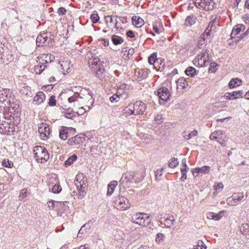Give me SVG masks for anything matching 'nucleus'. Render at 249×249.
Returning <instances> with one entry per match:
<instances>
[{
  "mask_svg": "<svg viewBox=\"0 0 249 249\" xmlns=\"http://www.w3.org/2000/svg\"><path fill=\"white\" fill-rule=\"evenodd\" d=\"M20 122L18 116H14L12 120L0 122V133L11 135L15 131V126Z\"/></svg>",
  "mask_w": 249,
  "mask_h": 249,
  "instance_id": "nucleus-1",
  "label": "nucleus"
},
{
  "mask_svg": "<svg viewBox=\"0 0 249 249\" xmlns=\"http://www.w3.org/2000/svg\"><path fill=\"white\" fill-rule=\"evenodd\" d=\"M147 108L145 104L141 101H137L134 104H129L123 110L126 116L138 115L143 114Z\"/></svg>",
  "mask_w": 249,
  "mask_h": 249,
  "instance_id": "nucleus-2",
  "label": "nucleus"
},
{
  "mask_svg": "<svg viewBox=\"0 0 249 249\" xmlns=\"http://www.w3.org/2000/svg\"><path fill=\"white\" fill-rule=\"evenodd\" d=\"M74 184L78 191V198L82 199L86 194L87 178L83 174H78L76 176Z\"/></svg>",
  "mask_w": 249,
  "mask_h": 249,
  "instance_id": "nucleus-3",
  "label": "nucleus"
},
{
  "mask_svg": "<svg viewBox=\"0 0 249 249\" xmlns=\"http://www.w3.org/2000/svg\"><path fill=\"white\" fill-rule=\"evenodd\" d=\"M89 64V68L92 71L95 73V76L101 80H103L105 77V75L104 72L103 66L101 65V62L99 60V59L94 58L93 59H90Z\"/></svg>",
  "mask_w": 249,
  "mask_h": 249,
  "instance_id": "nucleus-4",
  "label": "nucleus"
},
{
  "mask_svg": "<svg viewBox=\"0 0 249 249\" xmlns=\"http://www.w3.org/2000/svg\"><path fill=\"white\" fill-rule=\"evenodd\" d=\"M211 60V57L210 56L209 51L205 49L202 50L200 54L194 59L193 63L196 67H203L208 66Z\"/></svg>",
  "mask_w": 249,
  "mask_h": 249,
  "instance_id": "nucleus-5",
  "label": "nucleus"
},
{
  "mask_svg": "<svg viewBox=\"0 0 249 249\" xmlns=\"http://www.w3.org/2000/svg\"><path fill=\"white\" fill-rule=\"evenodd\" d=\"M76 87L74 88L73 91L74 93L73 95L68 98V101L69 103H73L77 102L79 99H84L85 100L88 101H90V103H92L93 100L92 99V92L88 90H80V92H78L76 90Z\"/></svg>",
  "mask_w": 249,
  "mask_h": 249,
  "instance_id": "nucleus-6",
  "label": "nucleus"
},
{
  "mask_svg": "<svg viewBox=\"0 0 249 249\" xmlns=\"http://www.w3.org/2000/svg\"><path fill=\"white\" fill-rule=\"evenodd\" d=\"M151 221L150 216L144 213H137L132 216V221L142 226L148 227Z\"/></svg>",
  "mask_w": 249,
  "mask_h": 249,
  "instance_id": "nucleus-7",
  "label": "nucleus"
},
{
  "mask_svg": "<svg viewBox=\"0 0 249 249\" xmlns=\"http://www.w3.org/2000/svg\"><path fill=\"white\" fill-rule=\"evenodd\" d=\"M34 154L36 160L41 163H44L49 159V154L44 146H36L34 149Z\"/></svg>",
  "mask_w": 249,
  "mask_h": 249,
  "instance_id": "nucleus-8",
  "label": "nucleus"
},
{
  "mask_svg": "<svg viewBox=\"0 0 249 249\" xmlns=\"http://www.w3.org/2000/svg\"><path fill=\"white\" fill-rule=\"evenodd\" d=\"M115 207L122 211L125 210L130 207V203L127 198L124 196H118L113 201Z\"/></svg>",
  "mask_w": 249,
  "mask_h": 249,
  "instance_id": "nucleus-9",
  "label": "nucleus"
},
{
  "mask_svg": "<svg viewBox=\"0 0 249 249\" xmlns=\"http://www.w3.org/2000/svg\"><path fill=\"white\" fill-rule=\"evenodd\" d=\"M194 4L197 8L207 11L213 10L215 4L213 0H195Z\"/></svg>",
  "mask_w": 249,
  "mask_h": 249,
  "instance_id": "nucleus-10",
  "label": "nucleus"
},
{
  "mask_svg": "<svg viewBox=\"0 0 249 249\" xmlns=\"http://www.w3.org/2000/svg\"><path fill=\"white\" fill-rule=\"evenodd\" d=\"M211 140H215L218 142L222 146L226 145L227 137L222 130H215L210 136Z\"/></svg>",
  "mask_w": 249,
  "mask_h": 249,
  "instance_id": "nucleus-11",
  "label": "nucleus"
},
{
  "mask_svg": "<svg viewBox=\"0 0 249 249\" xmlns=\"http://www.w3.org/2000/svg\"><path fill=\"white\" fill-rule=\"evenodd\" d=\"M133 172H127L123 174L120 181V185L123 187L128 188L130 185L135 182Z\"/></svg>",
  "mask_w": 249,
  "mask_h": 249,
  "instance_id": "nucleus-12",
  "label": "nucleus"
},
{
  "mask_svg": "<svg viewBox=\"0 0 249 249\" xmlns=\"http://www.w3.org/2000/svg\"><path fill=\"white\" fill-rule=\"evenodd\" d=\"M13 94L12 91L9 89H0V103L4 104L6 106V103Z\"/></svg>",
  "mask_w": 249,
  "mask_h": 249,
  "instance_id": "nucleus-13",
  "label": "nucleus"
},
{
  "mask_svg": "<svg viewBox=\"0 0 249 249\" xmlns=\"http://www.w3.org/2000/svg\"><path fill=\"white\" fill-rule=\"evenodd\" d=\"M20 101L16 99L13 94L12 97L7 101L6 103V106L9 105L10 107L12 108L14 110L15 112H16V114H14V116L18 115V109L20 107Z\"/></svg>",
  "mask_w": 249,
  "mask_h": 249,
  "instance_id": "nucleus-14",
  "label": "nucleus"
},
{
  "mask_svg": "<svg viewBox=\"0 0 249 249\" xmlns=\"http://www.w3.org/2000/svg\"><path fill=\"white\" fill-rule=\"evenodd\" d=\"M156 94L163 101L168 100L171 96L169 89L166 87H160L158 89Z\"/></svg>",
  "mask_w": 249,
  "mask_h": 249,
  "instance_id": "nucleus-15",
  "label": "nucleus"
},
{
  "mask_svg": "<svg viewBox=\"0 0 249 249\" xmlns=\"http://www.w3.org/2000/svg\"><path fill=\"white\" fill-rule=\"evenodd\" d=\"M10 110V107H8L2 108L0 106V122L12 120L13 116H12V112Z\"/></svg>",
  "mask_w": 249,
  "mask_h": 249,
  "instance_id": "nucleus-16",
  "label": "nucleus"
},
{
  "mask_svg": "<svg viewBox=\"0 0 249 249\" xmlns=\"http://www.w3.org/2000/svg\"><path fill=\"white\" fill-rule=\"evenodd\" d=\"M38 130L42 139L45 140L49 138L50 129L48 124L41 123L38 126Z\"/></svg>",
  "mask_w": 249,
  "mask_h": 249,
  "instance_id": "nucleus-17",
  "label": "nucleus"
},
{
  "mask_svg": "<svg viewBox=\"0 0 249 249\" xmlns=\"http://www.w3.org/2000/svg\"><path fill=\"white\" fill-rule=\"evenodd\" d=\"M48 56V55L44 54L40 58H38L39 63L35 67V71L36 73H41L47 67L45 64L48 63V61L44 60V58H46Z\"/></svg>",
  "mask_w": 249,
  "mask_h": 249,
  "instance_id": "nucleus-18",
  "label": "nucleus"
},
{
  "mask_svg": "<svg viewBox=\"0 0 249 249\" xmlns=\"http://www.w3.org/2000/svg\"><path fill=\"white\" fill-rule=\"evenodd\" d=\"M48 33H43L36 37V45L38 47L48 46Z\"/></svg>",
  "mask_w": 249,
  "mask_h": 249,
  "instance_id": "nucleus-19",
  "label": "nucleus"
},
{
  "mask_svg": "<svg viewBox=\"0 0 249 249\" xmlns=\"http://www.w3.org/2000/svg\"><path fill=\"white\" fill-rule=\"evenodd\" d=\"M243 92L242 90L234 91L231 92H227L224 97L228 100H232L241 98L243 97Z\"/></svg>",
  "mask_w": 249,
  "mask_h": 249,
  "instance_id": "nucleus-20",
  "label": "nucleus"
},
{
  "mask_svg": "<svg viewBox=\"0 0 249 249\" xmlns=\"http://www.w3.org/2000/svg\"><path fill=\"white\" fill-rule=\"evenodd\" d=\"M105 19L108 28L110 29L111 30H113V28L119 29V27L117 26L118 21L116 19V18L108 16L105 18Z\"/></svg>",
  "mask_w": 249,
  "mask_h": 249,
  "instance_id": "nucleus-21",
  "label": "nucleus"
},
{
  "mask_svg": "<svg viewBox=\"0 0 249 249\" xmlns=\"http://www.w3.org/2000/svg\"><path fill=\"white\" fill-rule=\"evenodd\" d=\"M210 170L211 167L210 166L205 165L201 167H197L194 169V171H193V174L194 177H196L199 173L208 174Z\"/></svg>",
  "mask_w": 249,
  "mask_h": 249,
  "instance_id": "nucleus-22",
  "label": "nucleus"
},
{
  "mask_svg": "<svg viewBox=\"0 0 249 249\" xmlns=\"http://www.w3.org/2000/svg\"><path fill=\"white\" fill-rule=\"evenodd\" d=\"M133 173L135 183H138L142 181L145 176V172L144 169L140 170L139 171Z\"/></svg>",
  "mask_w": 249,
  "mask_h": 249,
  "instance_id": "nucleus-23",
  "label": "nucleus"
},
{
  "mask_svg": "<svg viewBox=\"0 0 249 249\" xmlns=\"http://www.w3.org/2000/svg\"><path fill=\"white\" fill-rule=\"evenodd\" d=\"M215 19H213L211 21H210L205 30L204 32L205 34H206L207 37H208L213 32L215 31Z\"/></svg>",
  "mask_w": 249,
  "mask_h": 249,
  "instance_id": "nucleus-24",
  "label": "nucleus"
},
{
  "mask_svg": "<svg viewBox=\"0 0 249 249\" xmlns=\"http://www.w3.org/2000/svg\"><path fill=\"white\" fill-rule=\"evenodd\" d=\"M175 218L172 215H168L165 218L164 225L167 228H172L175 226Z\"/></svg>",
  "mask_w": 249,
  "mask_h": 249,
  "instance_id": "nucleus-25",
  "label": "nucleus"
},
{
  "mask_svg": "<svg viewBox=\"0 0 249 249\" xmlns=\"http://www.w3.org/2000/svg\"><path fill=\"white\" fill-rule=\"evenodd\" d=\"M58 65L61 69V71L64 74L69 73L70 70V63L68 61L62 60L60 61Z\"/></svg>",
  "mask_w": 249,
  "mask_h": 249,
  "instance_id": "nucleus-26",
  "label": "nucleus"
},
{
  "mask_svg": "<svg viewBox=\"0 0 249 249\" xmlns=\"http://www.w3.org/2000/svg\"><path fill=\"white\" fill-rule=\"evenodd\" d=\"M196 17L194 15L188 16L185 19L184 25L186 27H190L196 23Z\"/></svg>",
  "mask_w": 249,
  "mask_h": 249,
  "instance_id": "nucleus-27",
  "label": "nucleus"
},
{
  "mask_svg": "<svg viewBox=\"0 0 249 249\" xmlns=\"http://www.w3.org/2000/svg\"><path fill=\"white\" fill-rule=\"evenodd\" d=\"M45 100V95L42 91L37 92L34 98V101L37 105H40Z\"/></svg>",
  "mask_w": 249,
  "mask_h": 249,
  "instance_id": "nucleus-28",
  "label": "nucleus"
},
{
  "mask_svg": "<svg viewBox=\"0 0 249 249\" xmlns=\"http://www.w3.org/2000/svg\"><path fill=\"white\" fill-rule=\"evenodd\" d=\"M148 71L147 69H138L136 71V75L138 77L139 80L145 79L147 77Z\"/></svg>",
  "mask_w": 249,
  "mask_h": 249,
  "instance_id": "nucleus-29",
  "label": "nucleus"
},
{
  "mask_svg": "<svg viewBox=\"0 0 249 249\" xmlns=\"http://www.w3.org/2000/svg\"><path fill=\"white\" fill-rule=\"evenodd\" d=\"M117 185L118 182L117 181H111L107 185V195L108 196H110L112 195Z\"/></svg>",
  "mask_w": 249,
  "mask_h": 249,
  "instance_id": "nucleus-30",
  "label": "nucleus"
},
{
  "mask_svg": "<svg viewBox=\"0 0 249 249\" xmlns=\"http://www.w3.org/2000/svg\"><path fill=\"white\" fill-rule=\"evenodd\" d=\"M177 85L178 88H180L181 89H184L188 86V83L184 77H181L177 80Z\"/></svg>",
  "mask_w": 249,
  "mask_h": 249,
  "instance_id": "nucleus-31",
  "label": "nucleus"
},
{
  "mask_svg": "<svg viewBox=\"0 0 249 249\" xmlns=\"http://www.w3.org/2000/svg\"><path fill=\"white\" fill-rule=\"evenodd\" d=\"M245 29V26L243 24H238L236 26H234L232 30L231 36V37L233 38V35L236 36L239 34L241 31L244 30Z\"/></svg>",
  "mask_w": 249,
  "mask_h": 249,
  "instance_id": "nucleus-32",
  "label": "nucleus"
},
{
  "mask_svg": "<svg viewBox=\"0 0 249 249\" xmlns=\"http://www.w3.org/2000/svg\"><path fill=\"white\" fill-rule=\"evenodd\" d=\"M53 181H54L56 182V184L53 185L52 188V192L53 193H59L61 191V186L57 184V183L58 182L57 179H56V178H51L50 179L49 183H53Z\"/></svg>",
  "mask_w": 249,
  "mask_h": 249,
  "instance_id": "nucleus-33",
  "label": "nucleus"
},
{
  "mask_svg": "<svg viewBox=\"0 0 249 249\" xmlns=\"http://www.w3.org/2000/svg\"><path fill=\"white\" fill-rule=\"evenodd\" d=\"M132 20L133 24L137 27H141L143 24V20L139 17L133 16Z\"/></svg>",
  "mask_w": 249,
  "mask_h": 249,
  "instance_id": "nucleus-34",
  "label": "nucleus"
},
{
  "mask_svg": "<svg viewBox=\"0 0 249 249\" xmlns=\"http://www.w3.org/2000/svg\"><path fill=\"white\" fill-rule=\"evenodd\" d=\"M128 86L126 84H123L117 87V93L120 95L122 96L123 93H125L128 89Z\"/></svg>",
  "mask_w": 249,
  "mask_h": 249,
  "instance_id": "nucleus-35",
  "label": "nucleus"
},
{
  "mask_svg": "<svg viewBox=\"0 0 249 249\" xmlns=\"http://www.w3.org/2000/svg\"><path fill=\"white\" fill-rule=\"evenodd\" d=\"M59 138L63 140H66L68 138L67 127L62 126L59 129Z\"/></svg>",
  "mask_w": 249,
  "mask_h": 249,
  "instance_id": "nucleus-36",
  "label": "nucleus"
},
{
  "mask_svg": "<svg viewBox=\"0 0 249 249\" xmlns=\"http://www.w3.org/2000/svg\"><path fill=\"white\" fill-rule=\"evenodd\" d=\"M242 83L241 80L238 78H233L231 80L229 83V87L230 89H232L239 86Z\"/></svg>",
  "mask_w": 249,
  "mask_h": 249,
  "instance_id": "nucleus-37",
  "label": "nucleus"
},
{
  "mask_svg": "<svg viewBox=\"0 0 249 249\" xmlns=\"http://www.w3.org/2000/svg\"><path fill=\"white\" fill-rule=\"evenodd\" d=\"M208 37L206 36V34L203 33L199 37L198 42H197V47L199 48H201L202 46L205 44L206 43V39Z\"/></svg>",
  "mask_w": 249,
  "mask_h": 249,
  "instance_id": "nucleus-38",
  "label": "nucleus"
},
{
  "mask_svg": "<svg viewBox=\"0 0 249 249\" xmlns=\"http://www.w3.org/2000/svg\"><path fill=\"white\" fill-rule=\"evenodd\" d=\"M196 69L193 67H188L185 71V74L190 77H194L196 74Z\"/></svg>",
  "mask_w": 249,
  "mask_h": 249,
  "instance_id": "nucleus-39",
  "label": "nucleus"
},
{
  "mask_svg": "<svg viewBox=\"0 0 249 249\" xmlns=\"http://www.w3.org/2000/svg\"><path fill=\"white\" fill-rule=\"evenodd\" d=\"M111 40L113 43L115 45L122 44L124 41L122 37L115 35L112 36Z\"/></svg>",
  "mask_w": 249,
  "mask_h": 249,
  "instance_id": "nucleus-40",
  "label": "nucleus"
},
{
  "mask_svg": "<svg viewBox=\"0 0 249 249\" xmlns=\"http://www.w3.org/2000/svg\"><path fill=\"white\" fill-rule=\"evenodd\" d=\"M240 230L245 235L249 234V221L248 223L243 224L240 227Z\"/></svg>",
  "mask_w": 249,
  "mask_h": 249,
  "instance_id": "nucleus-41",
  "label": "nucleus"
},
{
  "mask_svg": "<svg viewBox=\"0 0 249 249\" xmlns=\"http://www.w3.org/2000/svg\"><path fill=\"white\" fill-rule=\"evenodd\" d=\"M227 202L230 206H236L238 204V201L236 200L235 196L233 195L227 198Z\"/></svg>",
  "mask_w": 249,
  "mask_h": 249,
  "instance_id": "nucleus-42",
  "label": "nucleus"
},
{
  "mask_svg": "<svg viewBox=\"0 0 249 249\" xmlns=\"http://www.w3.org/2000/svg\"><path fill=\"white\" fill-rule=\"evenodd\" d=\"M178 159L176 158H172L168 161V166L171 168H174L177 167L178 165Z\"/></svg>",
  "mask_w": 249,
  "mask_h": 249,
  "instance_id": "nucleus-43",
  "label": "nucleus"
},
{
  "mask_svg": "<svg viewBox=\"0 0 249 249\" xmlns=\"http://www.w3.org/2000/svg\"><path fill=\"white\" fill-rule=\"evenodd\" d=\"M77 156L75 154L69 157L64 162L65 166L67 167L71 165L77 159Z\"/></svg>",
  "mask_w": 249,
  "mask_h": 249,
  "instance_id": "nucleus-44",
  "label": "nucleus"
},
{
  "mask_svg": "<svg viewBox=\"0 0 249 249\" xmlns=\"http://www.w3.org/2000/svg\"><path fill=\"white\" fill-rule=\"evenodd\" d=\"M219 67V65L217 64L215 62L211 63L209 68V71L212 73H214L216 72Z\"/></svg>",
  "mask_w": 249,
  "mask_h": 249,
  "instance_id": "nucleus-45",
  "label": "nucleus"
},
{
  "mask_svg": "<svg viewBox=\"0 0 249 249\" xmlns=\"http://www.w3.org/2000/svg\"><path fill=\"white\" fill-rule=\"evenodd\" d=\"M193 249H206V246L202 240H198Z\"/></svg>",
  "mask_w": 249,
  "mask_h": 249,
  "instance_id": "nucleus-46",
  "label": "nucleus"
},
{
  "mask_svg": "<svg viewBox=\"0 0 249 249\" xmlns=\"http://www.w3.org/2000/svg\"><path fill=\"white\" fill-rule=\"evenodd\" d=\"M121 96V95L117 93L116 94H115L111 96L109 98V100L112 103H116L120 100Z\"/></svg>",
  "mask_w": 249,
  "mask_h": 249,
  "instance_id": "nucleus-47",
  "label": "nucleus"
},
{
  "mask_svg": "<svg viewBox=\"0 0 249 249\" xmlns=\"http://www.w3.org/2000/svg\"><path fill=\"white\" fill-rule=\"evenodd\" d=\"M2 164L3 166L8 168H11L14 165L12 161L6 159L3 160Z\"/></svg>",
  "mask_w": 249,
  "mask_h": 249,
  "instance_id": "nucleus-48",
  "label": "nucleus"
},
{
  "mask_svg": "<svg viewBox=\"0 0 249 249\" xmlns=\"http://www.w3.org/2000/svg\"><path fill=\"white\" fill-rule=\"evenodd\" d=\"M225 213L224 211H220L217 213H213V220H219L222 217L223 213Z\"/></svg>",
  "mask_w": 249,
  "mask_h": 249,
  "instance_id": "nucleus-49",
  "label": "nucleus"
},
{
  "mask_svg": "<svg viewBox=\"0 0 249 249\" xmlns=\"http://www.w3.org/2000/svg\"><path fill=\"white\" fill-rule=\"evenodd\" d=\"M73 138L74 141V143L75 145L81 143L83 142V140L84 139L83 137L80 136V135H78L73 137Z\"/></svg>",
  "mask_w": 249,
  "mask_h": 249,
  "instance_id": "nucleus-50",
  "label": "nucleus"
},
{
  "mask_svg": "<svg viewBox=\"0 0 249 249\" xmlns=\"http://www.w3.org/2000/svg\"><path fill=\"white\" fill-rule=\"evenodd\" d=\"M90 18L93 23H96L99 20V17L97 13H92Z\"/></svg>",
  "mask_w": 249,
  "mask_h": 249,
  "instance_id": "nucleus-51",
  "label": "nucleus"
},
{
  "mask_svg": "<svg viewBox=\"0 0 249 249\" xmlns=\"http://www.w3.org/2000/svg\"><path fill=\"white\" fill-rule=\"evenodd\" d=\"M233 196H235L236 200H237L238 203L244 198V195L243 193H238L237 194H233Z\"/></svg>",
  "mask_w": 249,
  "mask_h": 249,
  "instance_id": "nucleus-52",
  "label": "nucleus"
},
{
  "mask_svg": "<svg viewBox=\"0 0 249 249\" xmlns=\"http://www.w3.org/2000/svg\"><path fill=\"white\" fill-rule=\"evenodd\" d=\"M48 104L50 106H54L56 105V100L55 96L52 95L50 97Z\"/></svg>",
  "mask_w": 249,
  "mask_h": 249,
  "instance_id": "nucleus-53",
  "label": "nucleus"
},
{
  "mask_svg": "<svg viewBox=\"0 0 249 249\" xmlns=\"http://www.w3.org/2000/svg\"><path fill=\"white\" fill-rule=\"evenodd\" d=\"M164 168L163 167L160 169L157 170L155 172V177L156 179H160L159 178L162 175L161 172L164 170Z\"/></svg>",
  "mask_w": 249,
  "mask_h": 249,
  "instance_id": "nucleus-54",
  "label": "nucleus"
},
{
  "mask_svg": "<svg viewBox=\"0 0 249 249\" xmlns=\"http://www.w3.org/2000/svg\"><path fill=\"white\" fill-rule=\"evenodd\" d=\"M48 34V46L52 45V42L54 36L51 33L47 32Z\"/></svg>",
  "mask_w": 249,
  "mask_h": 249,
  "instance_id": "nucleus-55",
  "label": "nucleus"
},
{
  "mask_svg": "<svg viewBox=\"0 0 249 249\" xmlns=\"http://www.w3.org/2000/svg\"><path fill=\"white\" fill-rule=\"evenodd\" d=\"M156 60V55L154 54H152L148 59L149 63L150 64H153Z\"/></svg>",
  "mask_w": 249,
  "mask_h": 249,
  "instance_id": "nucleus-56",
  "label": "nucleus"
},
{
  "mask_svg": "<svg viewBox=\"0 0 249 249\" xmlns=\"http://www.w3.org/2000/svg\"><path fill=\"white\" fill-rule=\"evenodd\" d=\"M64 116L66 118L71 119H72L74 116L72 112L69 111H67L65 112L64 113Z\"/></svg>",
  "mask_w": 249,
  "mask_h": 249,
  "instance_id": "nucleus-57",
  "label": "nucleus"
},
{
  "mask_svg": "<svg viewBox=\"0 0 249 249\" xmlns=\"http://www.w3.org/2000/svg\"><path fill=\"white\" fill-rule=\"evenodd\" d=\"M67 12L66 9L63 7H60L57 10V13L59 15H63L66 14Z\"/></svg>",
  "mask_w": 249,
  "mask_h": 249,
  "instance_id": "nucleus-58",
  "label": "nucleus"
},
{
  "mask_svg": "<svg viewBox=\"0 0 249 249\" xmlns=\"http://www.w3.org/2000/svg\"><path fill=\"white\" fill-rule=\"evenodd\" d=\"M156 241L157 242H160L161 240H162L163 238L164 237V235L162 233H158L156 235Z\"/></svg>",
  "mask_w": 249,
  "mask_h": 249,
  "instance_id": "nucleus-59",
  "label": "nucleus"
},
{
  "mask_svg": "<svg viewBox=\"0 0 249 249\" xmlns=\"http://www.w3.org/2000/svg\"><path fill=\"white\" fill-rule=\"evenodd\" d=\"M215 190L216 191H221L223 187V185L221 182L217 183L216 185L214 186Z\"/></svg>",
  "mask_w": 249,
  "mask_h": 249,
  "instance_id": "nucleus-60",
  "label": "nucleus"
},
{
  "mask_svg": "<svg viewBox=\"0 0 249 249\" xmlns=\"http://www.w3.org/2000/svg\"><path fill=\"white\" fill-rule=\"evenodd\" d=\"M126 35L128 37L130 38H133L135 37L134 32L132 30H129L126 33Z\"/></svg>",
  "mask_w": 249,
  "mask_h": 249,
  "instance_id": "nucleus-61",
  "label": "nucleus"
},
{
  "mask_svg": "<svg viewBox=\"0 0 249 249\" xmlns=\"http://www.w3.org/2000/svg\"><path fill=\"white\" fill-rule=\"evenodd\" d=\"M3 44L2 43V42L0 40V59H3V56L2 55V53H3Z\"/></svg>",
  "mask_w": 249,
  "mask_h": 249,
  "instance_id": "nucleus-62",
  "label": "nucleus"
},
{
  "mask_svg": "<svg viewBox=\"0 0 249 249\" xmlns=\"http://www.w3.org/2000/svg\"><path fill=\"white\" fill-rule=\"evenodd\" d=\"M67 143H68V144H69L70 145H75V144L74 143V141L73 140V137L69 139L68 140Z\"/></svg>",
  "mask_w": 249,
  "mask_h": 249,
  "instance_id": "nucleus-63",
  "label": "nucleus"
},
{
  "mask_svg": "<svg viewBox=\"0 0 249 249\" xmlns=\"http://www.w3.org/2000/svg\"><path fill=\"white\" fill-rule=\"evenodd\" d=\"M87 226V224H85L81 228L80 230L79 231L78 235H79L80 234H83L84 233L85 228Z\"/></svg>",
  "mask_w": 249,
  "mask_h": 249,
  "instance_id": "nucleus-64",
  "label": "nucleus"
}]
</instances>
